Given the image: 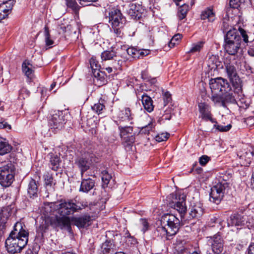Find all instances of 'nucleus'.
Returning <instances> with one entry per match:
<instances>
[{
    "label": "nucleus",
    "instance_id": "obj_62",
    "mask_svg": "<svg viewBox=\"0 0 254 254\" xmlns=\"http://www.w3.org/2000/svg\"><path fill=\"white\" fill-rule=\"evenodd\" d=\"M248 254H254V243H252L249 246Z\"/></svg>",
    "mask_w": 254,
    "mask_h": 254
},
{
    "label": "nucleus",
    "instance_id": "obj_63",
    "mask_svg": "<svg viewBox=\"0 0 254 254\" xmlns=\"http://www.w3.org/2000/svg\"><path fill=\"white\" fill-rule=\"evenodd\" d=\"M248 53L250 56L254 57V49L250 48L248 50Z\"/></svg>",
    "mask_w": 254,
    "mask_h": 254
},
{
    "label": "nucleus",
    "instance_id": "obj_1",
    "mask_svg": "<svg viewBox=\"0 0 254 254\" xmlns=\"http://www.w3.org/2000/svg\"><path fill=\"white\" fill-rule=\"evenodd\" d=\"M209 85L213 93L211 99L215 104L226 107V104L237 103L235 95L240 92L233 91L226 79L222 77L211 79Z\"/></svg>",
    "mask_w": 254,
    "mask_h": 254
},
{
    "label": "nucleus",
    "instance_id": "obj_23",
    "mask_svg": "<svg viewBox=\"0 0 254 254\" xmlns=\"http://www.w3.org/2000/svg\"><path fill=\"white\" fill-rule=\"evenodd\" d=\"M122 143L127 151H132L133 144L135 142L134 135L125 136L122 138Z\"/></svg>",
    "mask_w": 254,
    "mask_h": 254
},
{
    "label": "nucleus",
    "instance_id": "obj_30",
    "mask_svg": "<svg viewBox=\"0 0 254 254\" xmlns=\"http://www.w3.org/2000/svg\"><path fill=\"white\" fill-rule=\"evenodd\" d=\"M11 146L6 141L5 139L0 137V155L7 154L11 150Z\"/></svg>",
    "mask_w": 254,
    "mask_h": 254
},
{
    "label": "nucleus",
    "instance_id": "obj_41",
    "mask_svg": "<svg viewBox=\"0 0 254 254\" xmlns=\"http://www.w3.org/2000/svg\"><path fill=\"white\" fill-rule=\"evenodd\" d=\"M44 36L46 46L51 47V46L54 44V41L50 39L49 28L46 26L44 27Z\"/></svg>",
    "mask_w": 254,
    "mask_h": 254
},
{
    "label": "nucleus",
    "instance_id": "obj_56",
    "mask_svg": "<svg viewBox=\"0 0 254 254\" xmlns=\"http://www.w3.org/2000/svg\"><path fill=\"white\" fill-rule=\"evenodd\" d=\"M97 0H78L80 4L82 6L89 5L92 2H95Z\"/></svg>",
    "mask_w": 254,
    "mask_h": 254
},
{
    "label": "nucleus",
    "instance_id": "obj_12",
    "mask_svg": "<svg viewBox=\"0 0 254 254\" xmlns=\"http://www.w3.org/2000/svg\"><path fill=\"white\" fill-rule=\"evenodd\" d=\"M109 22L112 27H123L126 20L120 10L113 9L109 13Z\"/></svg>",
    "mask_w": 254,
    "mask_h": 254
},
{
    "label": "nucleus",
    "instance_id": "obj_40",
    "mask_svg": "<svg viewBox=\"0 0 254 254\" xmlns=\"http://www.w3.org/2000/svg\"><path fill=\"white\" fill-rule=\"evenodd\" d=\"M204 42L199 41L197 43L192 44L191 47L190 49L189 53H194L199 52L203 47Z\"/></svg>",
    "mask_w": 254,
    "mask_h": 254
},
{
    "label": "nucleus",
    "instance_id": "obj_3",
    "mask_svg": "<svg viewBox=\"0 0 254 254\" xmlns=\"http://www.w3.org/2000/svg\"><path fill=\"white\" fill-rule=\"evenodd\" d=\"M40 219V224L37 231L42 234L48 229L50 225L64 229L69 232L71 230L70 220L69 217H60L56 216L53 218L50 216H42Z\"/></svg>",
    "mask_w": 254,
    "mask_h": 254
},
{
    "label": "nucleus",
    "instance_id": "obj_34",
    "mask_svg": "<svg viewBox=\"0 0 254 254\" xmlns=\"http://www.w3.org/2000/svg\"><path fill=\"white\" fill-rule=\"evenodd\" d=\"M201 18L202 20L208 19V21L212 22L215 19V15L212 10L208 9L202 12Z\"/></svg>",
    "mask_w": 254,
    "mask_h": 254
},
{
    "label": "nucleus",
    "instance_id": "obj_44",
    "mask_svg": "<svg viewBox=\"0 0 254 254\" xmlns=\"http://www.w3.org/2000/svg\"><path fill=\"white\" fill-rule=\"evenodd\" d=\"M181 38L182 35L180 34H178L174 36L169 43V46L171 48L174 47L178 43Z\"/></svg>",
    "mask_w": 254,
    "mask_h": 254
},
{
    "label": "nucleus",
    "instance_id": "obj_2",
    "mask_svg": "<svg viewBox=\"0 0 254 254\" xmlns=\"http://www.w3.org/2000/svg\"><path fill=\"white\" fill-rule=\"evenodd\" d=\"M28 236L29 232L25 225L20 222H16L5 241V247L8 252L12 254L20 252L26 246Z\"/></svg>",
    "mask_w": 254,
    "mask_h": 254
},
{
    "label": "nucleus",
    "instance_id": "obj_21",
    "mask_svg": "<svg viewBox=\"0 0 254 254\" xmlns=\"http://www.w3.org/2000/svg\"><path fill=\"white\" fill-rule=\"evenodd\" d=\"M12 7V1L10 0L0 3V22L7 17Z\"/></svg>",
    "mask_w": 254,
    "mask_h": 254
},
{
    "label": "nucleus",
    "instance_id": "obj_59",
    "mask_svg": "<svg viewBox=\"0 0 254 254\" xmlns=\"http://www.w3.org/2000/svg\"><path fill=\"white\" fill-rule=\"evenodd\" d=\"M125 235L128 238V239L126 241L127 242V241H128V242L130 241L131 244H134L136 243V240H135V239L133 237H131L128 232H127Z\"/></svg>",
    "mask_w": 254,
    "mask_h": 254
},
{
    "label": "nucleus",
    "instance_id": "obj_46",
    "mask_svg": "<svg viewBox=\"0 0 254 254\" xmlns=\"http://www.w3.org/2000/svg\"><path fill=\"white\" fill-rule=\"evenodd\" d=\"M169 136V134L165 133H161L156 135L155 139L158 142H161L166 140Z\"/></svg>",
    "mask_w": 254,
    "mask_h": 254
},
{
    "label": "nucleus",
    "instance_id": "obj_29",
    "mask_svg": "<svg viewBox=\"0 0 254 254\" xmlns=\"http://www.w3.org/2000/svg\"><path fill=\"white\" fill-rule=\"evenodd\" d=\"M254 156V152L251 150L247 151L243 154L240 155L239 158L242 160L241 163L244 166L250 164Z\"/></svg>",
    "mask_w": 254,
    "mask_h": 254
},
{
    "label": "nucleus",
    "instance_id": "obj_22",
    "mask_svg": "<svg viewBox=\"0 0 254 254\" xmlns=\"http://www.w3.org/2000/svg\"><path fill=\"white\" fill-rule=\"evenodd\" d=\"M95 185L94 181L90 178L82 179L79 190L83 192H88L93 188Z\"/></svg>",
    "mask_w": 254,
    "mask_h": 254
},
{
    "label": "nucleus",
    "instance_id": "obj_47",
    "mask_svg": "<svg viewBox=\"0 0 254 254\" xmlns=\"http://www.w3.org/2000/svg\"><path fill=\"white\" fill-rule=\"evenodd\" d=\"M66 5L74 11L78 10L79 6L75 0H66Z\"/></svg>",
    "mask_w": 254,
    "mask_h": 254
},
{
    "label": "nucleus",
    "instance_id": "obj_54",
    "mask_svg": "<svg viewBox=\"0 0 254 254\" xmlns=\"http://www.w3.org/2000/svg\"><path fill=\"white\" fill-rule=\"evenodd\" d=\"M209 157L206 155H203L199 158V163L201 165L204 166L209 161Z\"/></svg>",
    "mask_w": 254,
    "mask_h": 254
},
{
    "label": "nucleus",
    "instance_id": "obj_37",
    "mask_svg": "<svg viewBox=\"0 0 254 254\" xmlns=\"http://www.w3.org/2000/svg\"><path fill=\"white\" fill-rule=\"evenodd\" d=\"M157 232L158 233V235H160L162 237H165L168 239V237L171 236L169 234V229L168 228L164 225L161 224V226H158L156 229Z\"/></svg>",
    "mask_w": 254,
    "mask_h": 254
},
{
    "label": "nucleus",
    "instance_id": "obj_38",
    "mask_svg": "<svg viewBox=\"0 0 254 254\" xmlns=\"http://www.w3.org/2000/svg\"><path fill=\"white\" fill-rule=\"evenodd\" d=\"M119 129L120 131V136L121 138L127 136V134H131L133 131L132 127L129 126H126L124 127L119 126Z\"/></svg>",
    "mask_w": 254,
    "mask_h": 254
},
{
    "label": "nucleus",
    "instance_id": "obj_48",
    "mask_svg": "<svg viewBox=\"0 0 254 254\" xmlns=\"http://www.w3.org/2000/svg\"><path fill=\"white\" fill-rule=\"evenodd\" d=\"M245 216L246 217V220L245 223V227L251 229L254 225V219L252 216Z\"/></svg>",
    "mask_w": 254,
    "mask_h": 254
},
{
    "label": "nucleus",
    "instance_id": "obj_4",
    "mask_svg": "<svg viewBox=\"0 0 254 254\" xmlns=\"http://www.w3.org/2000/svg\"><path fill=\"white\" fill-rule=\"evenodd\" d=\"M241 37L237 30L236 28L230 29L225 36V51L230 55H236L241 50Z\"/></svg>",
    "mask_w": 254,
    "mask_h": 254
},
{
    "label": "nucleus",
    "instance_id": "obj_51",
    "mask_svg": "<svg viewBox=\"0 0 254 254\" xmlns=\"http://www.w3.org/2000/svg\"><path fill=\"white\" fill-rule=\"evenodd\" d=\"M90 64L92 70L97 69L100 67L98 62L94 58H92L90 60Z\"/></svg>",
    "mask_w": 254,
    "mask_h": 254
},
{
    "label": "nucleus",
    "instance_id": "obj_11",
    "mask_svg": "<svg viewBox=\"0 0 254 254\" xmlns=\"http://www.w3.org/2000/svg\"><path fill=\"white\" fill-rule=\"evenodd\" d=\"M225 66L227 76L235 87V92H241L242 87L240 79L238 75L235 66L231 63H225Z\"/></svg>",
    "mask_w": 254,
    "mask_h": 254
},
{
    "label": "nucleus",
    "instance_id": "obj_24",
    "mask_svg": "<svg viewBox=\"0 0 254 254\" xmlns=\"http://www.w3.org/2000/svg\"><path fill=\"white\" fill-rule=\"evenodd\" d=\"M141 101L145 110L148 112H151L153 111L154 108L153 101L149 96L144 93L141 95Z\"/></svg>",
    "mask_w": 254,
    "mask_h": 254
},
{
    "label": "nucleus",
    "instance_id": "obj_53",
    "mask_svg": "<svg viewBox=\"0 0 254 254\" xmlns=\"http://www.w3.org/2000/svg\"><path fill=\"white\" fill-rule=\"evenodd\" d=\"M140 224L142 227V231L144 233L148 230V223L147 222L146 219H141L140 220Z\"/></svg>",
    "mask_w": 254,
    "mask_h": 254
},
{
    "label": "nucleus",
    "instance_id": "obj_55",
    "mask_svg": "<svg viewBox=\"0 0 254 254\" xmlns=\"http://www.w3.org/2000/svg\"><path fill=\"white\" fill-rule=\"evenodd\" d=\"M0 128H3L6 130H10L11 128V126L5 121L0 122Z\"/></svg>",
    "mask_w": 254,
    "mask_h": 254
},
{
    "label": "nucleus",
    "instance_id": "obj_17",
    "mask_svg": "<svg viewBox=\"0 0 254 254\" xmlns=\"http://www.w3.org/2000/svg\"><path fill=\"white\" fill-rule=\"evenodd\" d=\"M201 117L205 121H210L212 123L216 122L211 117L210 107L204 102H200L198 105Z\"/></svg>",
    "mask_w": 254,
    "mask_h": 254
},
{
    "label": "nucleus",
    "instance_id": "obj_43",
    "mask_svg": "<svg viewBox=\"0 0 254 254\" xmlns=\"http://www.w3.org/2000/svg\"><path fill=\"white\" fill-rule=\"evenodd\" d=\"M139 51L134 48H129L127 50V52L129 56L134 59H139Z\"/></svg>",
    "mask_w": 254,
    "mask_h": 254
},
{
    "label": "nucleus",
    "instance_id": "obj_27",
    "mask_svg": "<svg viewBox=\"0 0 254 254\" xmlns=\"http://www.w3.org/2000/svg\"><path fill=\"white\" fill-rule=\"evenodd\" d=\"M57 202H51L44 203V206L42 207L43 213L44 217L50 216V215L56 209H57Z\"/></svg>",
    "mask_w": 254,
    "mask_h": 254
},
{
    "label": "nucleus",
    "instance_id": "obj_18",
    "mask_svg": "<svg viewBox=\"0 0 254 254\" xmlns=\"http://www.w3.org/2000/svg\"><path fill=\"white\" fill-rule=\"evenodd\" d=\"M103 61L113 60L114 61L112 63V66L117 67L116 64L119 66L122 65L123 61L119 59L118 57L114 51H105L102 53L101 55Z\"/></svg>",
    "mask_w": 254,
    "mask_h": 254
},
{
    "label": "nucleus",
    "instance_id": "obj_6",
    "mask_svg": "<svg viewBox=\"0 0 254 254\" xmlns=\"http://www.w3.org/2000/svg\"><path fill=\"white\" fill-rule=\"evenodd\" d=\"M15 167L11 162L0 166V185L3 187H9L14 180Z\"/></svg>",
    "mask_w": 254,
    "mask_h": 254
},
{
    "label": "nucleus",
    "instance_id": "obj_52",
    "mask_svg": "<svg viewBox=\"0 0 254 254\" xmlns=\"http://www.w3.org/2000/svg\"><path fill=\"white\" fill-rule=\"evenodd\" d=\"M239 31H240V35L243 37V41L245 42V43H248L249 42V40H248V36L246 33V31L243 29V28H240L239 29Z\"/></svg>",
    "mask_w": 254,
    "mask_h": 254
},
{
    "label": "nucleus",
    "instance_id": "obj_57",
    "mask_svg": "<svg viewBox=\"0 0 254 254\" xmlns=\"http://www.w3.org/2000/svg\"><path fill=\"white\" fill-rule=\"evenodd\" d=\"M163 98L166 103H168L171 100V95L168 92H165L163 94Z\"/></svg>",
    "mask_w": 254,
    "mask_h": 254
},
{
    "label": "nucleus",
    "instance_id": "obj_16",
    "mask_svg": "<svg viewBox=\"0 0 254 254\" xmlns=\"http://www.w3.org/2000/svg\"><path fill=\"white\" fill-rule=\"evenodd\" d=\"M124 8L126 12L130 15L132 18L139 19L141 16L142 7L140 5L136 4L132 2L127 3L124 5Z\"/></svg>",
    "mask_w": 254,
    "mask_h": 254
},
{
    "label": "nucleus",
    "instance_id": "obj_58",
    "mask_svg": "<svg viewBox=\"0 0 254 254\" xmlns=\"http://www.w3.org/2000/svg\"><path fill=\"white\" fill-rule=\"evenodd\" d=\"M123 27H113L114 29V33L117 37H121L122 35V33L121 29Z\"/></svg>",
    "mask_w": 254,
    "mask_h": 254
},
{
    "label": "nucleus",
    "instance_id": "obj_15",
    "mask_svg": "<svg viewBox=\"0 0 254 254\" xmlns=\"http://www.w3.org/2000/svg\"><path fill=\"white\" fill-rule=\"evenodd\" d=\"M246 220V217L238 213L232 214L227 220L228 226H235L237 229H241L245 227V223Z\"/></svg>",
    "mask_w": 254,
    "mask_h": 254
},
{
    "label": "nucleus",
    "instance_id": "obj_32",
    "mask_svg": "<svg viewBox=\"0 0 254 254\" xmlns=\"http://www.w3.org/2000/svg\"><path fill=\"white\" fill-rule=\"evenodd\" d=\"M146 119H149V123L147 125L140 127V130L139 131V133L140 134H148L150 131H152L154 128L155 126V123L151 121L150 119L148 117H147Z\"/></svg>",
    "mask_w": 254,
    "mask_h": 254
},
{
    "label": "nucleus",
    "instance_id": "obj_10",
    "mask_svg": "<svg viewBox=\"0 0 254 254\" xmlns=\"http://www.w3.org/2000/svg\"><path fill=\"white\" fill-rule=\"evenodd\" d=\"M65 124V120L62 111H55L49 118V126L55 131L61 130Z\"/></svg>",
    "mask_w": 254,
    "mask_h": 254
},
{
    "label": "nucleus",
    "instance_id": "obj_5",
    "mask_svg": "<svg viewBox=\"0 0 254 254\" xmlns=\"http://www.w3.org/2000/svg\"><path fill=\"white\" fill-rule=\"evenodd\" d=\"M58 213L61 216L60 217H68L67 215L73 214L74 212L85 208L87 206V203H75L73 200H61L57 202Z\"/></svg>",
    "mask_w": 254,
    "mask_h": 254
},
{
    "label": "nucleus",
    "instance_id": "obj_49",
    "mask_svg": "<svg viewBox=\"0 0 254 254\" xmlns=\"http://www.w3.org/2000/svg\"><path fill=\"white\" fill-rule=\"evenodd\" d=\"M214 127L219 131H227L229 130L232 126L230 124H229L227 126H223V125H217L215 124Z\"/></svg>",
    "mask_w": 254,
    "mask_h": 254
},
{
    "label": "nucleus",
    "instance_id": "obj_60",
    "mask_svg": "<svg viewBox=\"0 0 254 254\" xmlns=\"http://www.w3.org/2000/svg\"><path fill=\"white\" fill-rule=\"evenodd\" d=\"M149 54V51L148 50H143L139 51V59L141 57L147 56Z\"/></svg>",
    "mask_w": 254,
    "mask_h": 254
},
{
    "label": "nucleus",
    "instance_id": "obj_7",
    "mask_svg": "<svg viewBox=\"0 0 254 254\" xmlns=\"http://www.w3.org/2000/svg\"><path fill=\"white\" fill-rule=\"evenodd\" d=\"M169 204L180 214L183 217L187 211L186 195L184 194L171 193L168 196Z\"/></svg>",
    "mask_w": 254,
    "mask_h": 254
},
{
    "label": "nucleus",
    "instance_id": "obj_26",
    "mask_svg": "<svg viewBox=\"0 0 254 254\" xmlns=\"http://www.w3.org/2000/svg\"><path fill=\"white\" fill-rule=\"evenodd\" d=\"M50 167L53 170L57 171L60 167L61 162L60 157L58 155L53 153L50 154Z\"/></svg>",
    "mask_w": 254,
    "mask_h": 254
},
{
    "label": "nucleus",
    "instance_id": "obj_9",
    "mask_svg": "<svg viewBox=\"0 0 254 254\" xmlns=\"http://www.w3.org/2000/svg\"><path fill=\"white\" fill-rule=\"evenodd\" d=\"M161 223L168 228L169 234L171 236L176 235L179 230L180 221L174 215L171 214L163 215L161 217Z\"/></svg>",
    "mask_w": 254,
    "mask_h": 254
},
{
    "label": "nucleus",
    "instance_id": "obj_19",
    "mask_svg": "<svg viewBox=\"0 0 254 254\" xmlns=\"http://www.w3.org/2000/svg\"><path fill=\"white\" fill-rule=\"evenodd\" d=\"M204 213V209L202 204L199 202H196L191 205L189 212L190 218H198L200 217Z\"/></svg>",
    "mask_w": 254,
    "mask_h": 254
},
{
    "label": "nucleus",
    "instance_id": "obj_36",
    "mask_svg": "<svg viewBox=\"0 0 254 254\" xmlns=\"http://www.w3.org/2000/svg\"><path fill=\"white\" fill-rule=\"evenodd\" d=\"M189 9V5L185 3L182 4L179 8L178 15L180 19H183L186 17Z\"/></svg>",
    "mask_w": 254,
    "mask_h": 254
},
{
    "label": "nucleus",
    "instance_id": "obj_20",
    "mask_svg": "<svg viewBox=\"0 0 254 254\" xmlns=\"http://www.w3.org/2000/svg\"><path fill=\"white\" fill-rule=\"evenodd\" d=\"M91 218L89 215H84L80 217H72V222L78 228H84L90 225Z\"/></svg>",
    "mask_w": 254,
    "mask_h": 254
},
{
    "label": "nucleus",
    "instance_id": "obj_42",
    "mask_svg": "<svg viewBox=\"0 0 254 254\" xmlns=\"http://www.w3.org/2000/svg\"><path fill=\"white\" fill-rule=\"evenodd\" d=\"M241 70L245 72L247 75H250L251 74L254 72V69L249 64L246 62H244L241 66Z\"/></svg>",
    "mask_w": 254,
    "mask_h": 254
},
{
    "label": "nucleus",
    "instance_id": "obj_28",
    "mask_svg": "<svg viewBox=\"0 0 254 254\" xmlns=\"http://www.w3.org/2000/svg\"><path fill=\"white\" fill-rule=\"evenodd\" d=\"M106 104V101L105 99L104 98H100L98 102L95 103L94 106L92 107V109L97 114L100 115L103 113L105 110Z\"/></svg>",
    "mask_w": 254,
    "mask_h": 254
},
{
    "label": "nucleus",
    "instance_id": "obj_45",
    "mask_svg": "<svg viewBox=\"0 0 254 254\" xmlns=\"http://www.w3.org/2000/svg\"><path fill=\"white\" fill-rule=\"evenodd\" d=\"M45 182L46 186H49L50 187L56 184L52 176L49 173H47L45 176Z\"/></svg>",
    "mask_w": 254,
    "mask_h": 254
},
{
    "label": "nucleus",
    "instance_id": "obj_33",
    "mask_svg": "<svg viewBox=\"0 0 254 254\" xmlns=\"http://www.w3.org/2000/svg\"><path fill=\"white\" fill-rule=\"evenodd\" d=\"M32 64L27 61H24L22 65V71L28 77L31 78L33 70L32 69Z\"/></svg>",
    "mask_w": 254,
    "mask_h": 254
},
{
    "label": "nucleus",
    "instance_id": "obj_8",
    "mask_svg": "<svg viewBox=\"0 0 254 254\" xmlns=\"http://www.w3.org/2000/svg\"><path fill=\"white\" fill-rule=\"evenodd\" d=\"M229 184L226 182H220L211 189L209 200L210 201L219 204L222 199L224 194L228 192Z\"/></svg>",
    "mask_w": 254,
    "mask_h": 254
},
{
    "label": "nucleus",
    "instance_id": "obj_39",
    "mask_svg": "<svg viewBox=\"0 0 254 254\" xmlns=\"http://www.w3.org/2000/svg\"><path fill=\"white\" fill-rule=\"evenodd\" d=\"M102 180L103 182V187L104 188L107 187L108 184H109L111 179L112 178V176L111 175L109 174L107 171L104 170L102 172Z\"/></svg>",
    "mask_w": 254,
    "mask_h": 254
},
{
    "label": "nucleus",
    "instance_id": "obj_64",
    "mask_svg": "<svg viewBox=\"0 0 254 254\" xmlns=\"http://www.w3.org/2000/svg\"><path fill=\"white\" fill-rule=\"evenodd\" d=\"M251 186L254 189V171H253L251 178Z\"/></svg>",
    "mask_w": 254,
    "mask_h": 254
},
{
    "label": "nucleus",
    "instance_id": "obj_61",
    "mask_svg": "<svg viewBox=\"0 0 254 254\" xmlns=\"http://www.w3.org/2000/svg\"><path fill=\"white\" fill-rule=\"evenodd\" d=\"M93 75H94L95 79L97 80H100L99 77L100 76V74L99 73V68H98L97 69H93Z\"/></svg>",
    "mask_w": 254,
    "mask_h": 254
},
{
    "label": "nucleus",
    "instance_id": "obj_35",
    "mask_svg": "<svg viewBox=\"0 0 254 254\" xmlns=\"http://www.w3.org/2000/svg\"><path fill=\"white\" fill-rule=\"evenodd\" d=\"M114 246L110 241H106L104 243L102 244L101 249L104 254H112L114 252Z\"/></svg>",
    "mask_w": 254,
    "mask_h": 254
},
{
    "label": "nucleus",
    "instance_id": "obj_13",
    "mask_svg": "<svg viewBox=\"0 0 254 254\" xmlns=\"http://www.w3.org/2000/svg\"><path fill=\"white\" fill-rule=\"evenodd\" d=\"M95 161L94 155H86L79 158L76 163L81 171V176H83L84 173L88 170L91 165Z\"/></svg>",
    "mask_w": 254,
    "mask_h": 254
},
{
    "label": "nucleus",
    "instance_id": "obj_50",
    "mask_svg": "<svg viewBox=\"0 0 254 254\" xmlns=\"http://www.w3.org/2000/svg\"><path fill=\"white\" fill-rule=\"evenodd\" d=\"M208 62L209 64V66H211L210 64H212L211 68H214V66L216 67L217 66V59L214 56H212L211 57H210L208 60Z\"/></svg>",
    "mask_w": 254,
    "mask_h": 254
},
{
    "label": "nucleus",
    "instance_id": "obj_25",
    "mask_svg": "<svg viewBox=\"0 0 254 254\" xmlns=\"http://www.w3.org/2000/svg\"><path fill=\"white\" fill-rule=\"evenodd\" d=\"M38 187L36 182L31 179L28 185L27 192L30 197H37L38 192Z\"/></svg>",
    "mask_w": 254,
    "mask_h": 254
},
{
    "label": "nucleus",
    "instance_id": "obj_14",
    "mask_svg": "<svg viewBox=\"0 0 254 254\" xmlns=\"http://www.w3.org/2000/svg\"><path fill=\"white\" fill-rule=\"evenodd\" d=\"M208 243L214 254H219L223 251L224 241L219 234L211 237L208 240Z\"/></svg>",
    "mask_w": 254,
    "mask_h": 254
},
{
    "label": "nucleus",
    "instance_id": "obj_31",
    "mask_svg": "<svg viewBox=\"0 0 254 254\" xmlns=\"http://www.w3.org/2000/svg\"><path fill=\"white\" fill-rule=\"evenodd\" d=\"M119 118L122 121H130L133 119L132 115L129 108H126L119 114Z\"/></svg>",
    "mask_w": 254,
    "mask_h": 254
}]
</instances>
